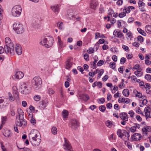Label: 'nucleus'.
Here are the masks:
<instances>
[{"mask_svg": "<svg viewBox=\"0 0 151 151\" xmlns=\"http://www.w3.org/2000/svg\"><path fill=\"white\" fill-rule=\"evenodd\" d=\"M104 62L102 60H100L98 62L97 65L98 66H100L104 64Z\"/></svg>", "mask_w": 151, "mask_h": 151, "instance_id": "37998d69", "label": "nucleus"}, {"mask_svg": "<svg viewBox=\"0 0 151 151\" xmlns=\"http://www.w3.org/2000/svg\"><path fill=\"white\" fill-rule=\"evenodd\" d=\"M22 120L20 118V115L18 117V119L16 122V126H18L19 127H21L22 125Z\"/></svg>", "mask_w": 151, "mask_h": 151, "instance_id": "4be33fe9", "label": "nucleus"}, {"mask_svg": "<svg viewBox=\"0 0 151 151\" xmlns=\"http://www.w3.org/2000/svg\"><path fill=\"white\" fill-rule=\"evenodd\" d=\"M54 42L53 39L51 36H49L47 38H43L40 42V44H42L43 46L45 45V47H51L53 45Z\"/></svg>", "mask_w": 151, "mask_h": 151, "instance_id": "f257e3e1", "label": "nucleus"}, {"mask_svg": "<svg viewBox=\"0 0 151 151\" xmlns=\"http://www.w3.org/2000/svg\"><path fill=\"white\" fill-rule=\"evenodd\" d=\"M10 132V130H8V131L6 132L5 133L3 134L4 136L5 137H9L12 136V133H9Z\"/></svg>", "mask_w": 151, "mask_h": 151, "instance_id": "cd10ccee", "label": "nucleus"}, {"mask_svg": "<svg viewBox=\"0 0 151 151\" xmlns=\"http://www.w3.org/2000/svg\"><path fill=\"white\" fill-rule=\"evenodd\" d=\"M13 27L14 30L18 34H21L24 32V29L21 24L15 23L13 24Z\"/></svg>", "mask_w": 151, "mask_h": 151, "instance_id": "7ed1b4c3", "label": "nucleus"}, {"mask_svg": "<svg viewBox=\"0 0 151 151\" xmlns=\"http://www.w3.org/2000/svg\"><path fill=\"white\" fill-rule=\"evenodd\" d=\"M51 132L52 134L54 135L57 134V129L56 127H53L51 129Z\"/></svg>", "mask_w": 151, "mask_h": 151, "instance_id": "2f4dec72", "label": "nucleus"}, {"mask_svg": "<svg viewBox=\"0 0 151 151\" xmlns=\"http://www.w3.org/2000/svg\"><path fill=\"white\" fill-rule=\"evenodd\" d=\"M116 133L118 136L121 138L124 136H125V137H127L126 134H127V140H129V138L130 137V135L129 134L130 133L129 131L127 132L125 130L118 129Z\"/></svg>", "mask_w": 151, "mask_h": 151, "instance_id": "423d86ee", "label": "nucleus"}, {"mask_svg": "<svg viewBox=\"0 0 151 151\" xmlns=\"http://www.w3.org/2000/svg\"><path fill=\"white\" fill-rule=\"evenodd\" d=\"M41 141V139H37V141H35V142H31V143L33 146H37L39 145Z\"/></svg>", "mask_w": 151, "mask_h": 151, "instance_id": "5701e85b", "label": "nucleus"}, {"mask_svg": "<svg viewBox=\"0 0 151 151\" xmlns=\"http://www.w3.org/2000/svg\"><path fill=\"white\" fill-rule=\"evenodd\" d=\"M93 59L94 60V62H93L94 63H93V67H92V68L94 69H96V63L98 60V58L97 56L96 55L93 57Z\"/></svg>", "mask_w": 151, "mask_h": 151, "instance_id": "393cba45", "label": "nucleus"}, {"mask_svg": "<svg viewBox=\"0 0 151 151\" xmlns=\"http://www.w3.org/2000/svg\"><path fill=\"white\" fill-rule=\"evenodd\" d=\"M80 97L82 99L86 101L90 99L89 96L86 94H82L80 96Z\"/></svg>", "mask_w": 151, "mask_h": 151, "instance_id": "a211bd4d", "label": "nucleus"}, {"mask_svg": "<svg viewBox=\"0 0 151 151\" xmlns=\"http://www.w3.org/2000/svg\"><path fill=\"white\" fill-rule=\"evenodd\" d=\"M126 59L125 58H122L120 60V64H122L126 62Z\"/></svg>", "mask_w": 151, "mask_h": 151, "instance_id": "79ce46f5", "label": "nucleus"}, {"mask_svg": "<svg viewBox=\"0 0 151 151\" xmlns=\"http://www.w3.org/2000/svg\"><path fill=\"white\" fill-rule=\"evenodd\" d=\"M34 132H32V131H31L29 134V138L30 137H32V141H30L31 143V142H35V141H37V138H35V137H34Z\"/></svg>", "mask_w": 151, "mask_h": 151, "instance_id": "6ab92c4d", "label": "nucleus"}, {"mask_svg": "<svg viewBox=\"0 0 151 151\" xmlns=\"http://www.w3.org/2000/svg\"><path fill=\"white\" fill-rule=\"evenodd\" d=\"M113 35L114 36H116L117 37L124 38L123 34L119 31H118V30H115L113 32Z\"/></svg>", "mask_w": 151, "mask_h": 151, "instance_id": "9b49d317", "label": "nucleus"}, {"mask_svg": "<svg viewBox=\"0 0 151 151\" xmlns=\"http://www.w3.org/2000/svg\"><path fill=\"white\" fill-rule=\"evenodd\" d=\"M67 17L69 18L70 19H73L74 18V16L72 14H67Z\"/></svg>", "mask_w": 151, "mask_h": 151, "instance_id": "58836bf2", "label": "nucleus"}, {"mask_svg": "<svg viewBox=\"0 0 151 151\" xmlns=\"http://www.w3.org/2000/svg\"><path fill=\"white\" fill-rule=\"evenodd\" d=\"M63 23L62 22H61L59 23H58V25L59 28L60 29H63Z\"/></svg>", "mask_w": 151, "mask_h": 151, "instance_id": "49530a36", "label": "nucleus"}, {"mask_svg": "<svg viewBox=\"0 0 151 151\" xmlns=\"http://www.w3.org/2000/svg\"><path fill=\"white\" fill-rule=\"evenodd\" d=\"M59 4H55L53 6H50L51 9L55 14H58L59 11Z\"/></svg>", "mask_w": 151, "mask_h": 151, "instance_id": "9d476101", "label": "nucleus"}, {"mask_svg": "<svg viewBox=\"0 0 151 151\" xmlns=\"http://www.w3.org/2000/svg\"><path fill=\"white\" fill-rule=\"evenodd\" d=\"M134 128H135V127H134L133 126L132 127L129 128V130L133 133L134 132L136 131V129Z\"/></svg>", "mask_w": 151, "mask_h": 151, "instance_id": "052dcab7", "label": "nucleus"}, {"mask_svg": "<svg viewBox=\"0 0 151 151\" xmlns=\"http://www.w3.org/2000/svg\"><path fill=\"white\" fill-rule=\"evenodd\" d=\"M32 87L35 89L39 88L42 83L41 79L39 76L35 77L32 80Z\"/></svg>", "mask_w": 151, "mask_h": 151, "instance_id": "f03ea898", "label": "nucleus"}, {"mask_svg": "<svg viewBox=\"0 0 151 151\" xmlns=\"http://www.w3.org/2000/svg\"><path fill=\"white\" fill-rule=\"evenodd\" d=\"M145 78L148 81H151V75L149 74H146L145 76Z\"/></svg>", "mask_w": 151, "mask_h": 151, "instance_id": "473e14b6", "label": "nucleus"}, {"mask_svg": "<svg viewBox=\"0 0 151 151\" xmlns=\"http://www.w3.org/2000/svg\"><path fill=\"white\" fill-rule=\"evenodd\" d=\"M40 23V20L38 19H37L32 22V25L34 28H38Z\"/></svg>", "mask_w": 151, "mask_h": 151, "instance_id": "f3484780", "label": "nucleus"}, {"mask_svg": "<svg viewBox=\"0 0 151 151\" xmlns=\"http://www.w3.org/2000/svg\"><path fill=\"white\" fill-rule=\"evenodd\" d=\"M69 125L72 129L76 130L80 126V123L78 120L74 119L70 120Z\"/></svg>", "mask_w": 151, "mask_h": 151, "instance_id": "39448f33", "label": "nucleus"}, {"mask_svg": "<svg viewBox=\"0 0 151 151\" xmlns=\"http://www.w3.org/2000/svg\"><path fill=\"white\" fill-rule=\"evenodd\" d=\"M71 58L68 59L66 62V68L69 69L72 66V62L71 61Z\"/></svg>", "mask_w": 151, "mask_h": 151, "instance_id": "dca6fc26", "label": "nucleus"}, {"mask_svg": "<svg viewBox=\"0 0 151 151\" xmlns=\"http://www.w3.org/2000/svg\"><path fill=\"white\" fill-rule=\"evenodd\" d=\"M109 78L108 76L107 75H106L105 76L102 78V80L104 81H106Z\"/></svg>", "mask_w": 151, "mask_h": 151, "instance_id": "338daca9", "label": "nucleus"}, {"mask_svg": "<svg viewBox=\"0 0 151 151\" xmlns=\"http://www.w3.org/2000/svg\"><path fill=\"white\" fill-rule=\"evenodd\" d=\"M114 13V11L112 9H109L108 10V14L109 15H111Z\"/></svg>", "mask_w": 151, "mask_h": 151, "instance_id": "5fc2aeb1", "label": "nucleus"}, {"mask_svg": "<svg viewBox=\"0 0 151 151\" xmlns=\"http://www.w3.org/2000/svg\"><path fill=\"white\" fill-rule=\"evenodd\" d=\"M136 118L137 120L139 122H141L142 121V118L139 115H137L136 117Z\"/></svg>", "mask_w": 151, "mask_h": 151, "instance_id": "0e129e2a", "label": "nucleus"}, {"mask_svg": "<svg viewBox=\"0 0 151 151\" xmlns=\"http://www.w3.org/2000/svg\"><path fill=\"white\" fill-rule=\"evenodd\" d=\"M136 39L137 41H139L140 42H142L144 41V38L142 37L140 35L138 36L137 38H134V40Z\"/></svg>", "mask_w": 151, "mask_h": 151, "instance_id": "7c9ffc66", "label": "nucleus"}, {"mask_svg": "<svg viewBox=\"0 0 151 151\" xmlns=\"http://www.w3.org/2000/svg\"><path fill=\"white\" fill-rule=\"evenodd\" d=\"M19 90L21 92L24 94L29 93L30 92V89H29L25 85H22L19 88Z\"/></svg>", "mask_w": 151, "mask_h": 151, "instance_id": "0eeeda50", "label": "nucleus"}, {"mask_svg": "<svg viewBox=\"0 0 151 151\" xmlns=\"http://www.w3.org/2000/svg\"><path fill=\"white\" fill-rule=\"evenodd\" d=\"M122 94L125 97H128L129 94V91L127 89H124L122 91Z\"/></svg>", "mask_w": 151, "mask_h": 151, "instance_id": "b1692460", "label": "nucleus"}, {"mask_svg": "<svg viewBox=\"0 0 151 151\" xmlns=\"http://www.w3.org/2000/svg\"><path fill=\"white\" fill-rule=\"evenodd\" d=\"M100 73L98 74L97 79L100 78L101 76L103 74L104 72V70L103 69H101Z\"/></svg>", "mask_w": 151, "mask_h": 151, "instance_id": "c9c22d12", "label": "nucleus"}, {"mask_svg": "<svg viewBox=\"0 0 151 151\" xmlns=\"http://www.w3.org/2000/svg\"><path fill=\"white\" fill-rule=\"evenodd\" d=\"M48 101L47 100H43L40 102V105L41 107L44 109L48 104Z\"/></svg>", "mask_w": 151, "mask_h": 151, "instance_id": "ddd939ff", "label": "nucleus"}, {"mask_svg": "<svg viewBox=\"0 0 151 151\" xmlns=\"http://www.w3.org/2000/svg\"><path fill=\"white\" fill-rule=\"evenodd\" d=\"M84 59L86 61H88L89 60V55L86 53L84 55Z\"/></svg>", "mask_w": 151, "mask_h": 151, "instance_id": "09e8293b", "label": "nucleus"}, {"mask_svg": "<svg viewBox=\"0 0 151 151\" xmlns=\"http://www.w3.org/2000/svg\"><path fill=\"white\" fill-rule=\"evenodd\" d=\"M146 72L147 73H151V68L148 67L146 70Z\"/></svg>", "mask_w": 151, "mask_h": 151, "instance_id": "774afa93", "label": "nucleus"}, {"mask_svg": "<svg viewBox=\"0 0 151 151\" xmlns=\"http://www.w3.org/2000/svg\"><path fill=\"white\" fill-rule=\"evenodd\" d=\"M109 67L111 68L114 69L116 67V63L113 62H111L109 64Z\"/></svg>", "mask_w": 151, "mask_h": 151, "instance_id": "72a5a7b5", "label": "nucleus"}, {"mask_svg": "<svg viewBox=\"0 0 151 151\" xmlns=\"http://www.w3.org/2000/svg\"><path fill=\"white\" fill-rule=\"evenodd\" d=\"M18 111L19 114V115H20V117L21 116V118H20L22 120L24 119V112L20 108H19L18 109Z\"/></svg>", "mask_w": 151, "mask_h": 151, "instance_id": "412c9836", "label": "nucleus"}, {"mask_svg": "<svg viewBox=\"0 0 151 151\" xmlns=\"http://www.w3.org/2000/svg\"><path fill=\"white\" fill-rule=\"evenodd\" d=\"M127 35L130 38H132V34L130 31L127 34Z\"/></svg>", "mask_w": 151, "mask_h": 151, "instance_id": "69168bd1", "label": "nucleus"}, {"mask_svg": "<svg viewBox=\"0 0 151 151\" xmlns=\"http://www.w3.org/2000/svg\"><path fill=\"white\" fill-rule=\"evenodd\" d=\"M128 114H130V116L132 118L133 116L134 115V112L132 110H130L128 112Z\"/></svg>", "mask_w": 151, "mask_h": 151, "instance_id": "3c124183", "label": "nucleus"}, {"mask_svg": "<svg viewBox=\"0 0 151 151\" xmlns=\"http://www.w3.org/2000/svg\"><path fill=\"white\" fill-rule=\"evenodd\" d=\"M142 136L141 134L138 133H135L133 134L131 137L132 141H137L138 140L140 141L141 138Z\"/></svg>", "mask_w": 151, "mask_h": 151, "instance_id": "6e6552de", "label": "nucleus"}, {"mask_svg": "<svg viewBox=\"0 0 151 151\" xmlns=\"http://www.w3.org/2000/svg\"><path fill=\"white\" fill-rule=\"evenodd\" d=\"M106 106L107 108L110 109L112 108V104L111 103H109L106 104Z\"/></svg>", "mask_w": 151, "mask_h": 151, "instance_id": "603ef678", "label": "nucleus"}, {"mask_svg": "<svg viewBox=\"0 0 151 151\" xmlns=\"http://www.w3.org/2000/svg\"><path fill=\"white\" fill-rule=\"evenodd\" d=\"M18 149H23V150L24 151H32L31 150L28 148H25V147H24V148H20L18 146H17Z\"/></svg>", "mask_w": 151, "mask_h": 151, "instance_id": "13d9d810", "label": "nucleus"}, {"mask_svg": "<svg viewBox=\"0 0 151 151\" xmlns=\"http://www.w3.org/2000/svg\"><path fill=\"white\" fill-rule=\"evenodd\" d=\"M4 100L0 98V108H2L3 107V103Z\"/></svg>", "mask_w": 151, "mask_h": 151, "instance_id": "de8ad7c7", "label": "nucleus"}, {"mask_svg": "<svg viewBox=\"0 0 151 151\" xmlns=\"http://www.w3.org/2000/svg\"><path fill=\"white\" fill-rule=\"evenodd\" d=\"M58 42L59 44L60 45V47H62V42L61 40V39L60 38V37L58 36Z\"/></svg>", "mask_w": 151, "mask_h": 151, "instance_id": "6e6d98bb", "label": "nucleus"}, {"mask_svg": "<svg viewBox=\"0 0 151 151\" xmlns=\"http://www.w3.org/2000/svg\"><path fill=\"white\" fill-rule=\"evenodd\" d=\"M34 99L36 101H39L40 99V97L39 95H36L34 96Z\"/></svg>", "mask_w": 151, "mask_h": 151, "instance_id": "ea45409f", "label": "nucleus"}, {"mask_svg": "<svg viewBox=\"0 0 151 151\" xmlns=\"http://www.w3.org/2000/svg\"><path fill=\"white\" fill-rule=\"evenodd\" d=\"M15 76L16 78L19 79L23 77L24 74L22 72L19 71L16 73Z\"/></svg>", "mask_w": 151, "mask_h": 151, "instance_id": "4468645a", "label": "nucleus"}, {"mask_svg": "<svg viewBox=\"0 0 151 151\" xmlns=\"http://www.w3.org/2000/svg\"><path fill=\"white\" fill-rule=\"evenodd\" d=\"M123 2V0H118L116 2V4L119 6L121 5Z\"/></svg>", "mask_w": 151, "mask_h": 151, "instance_id": "680f3d73", "label": "nucleus"}, {"mask_svg": "<svg viewBox=\"0 0 151 151\" xmlns=\"http://www.w3.org/2000/svg\"><path fill=\"white\" fill-rule=\"evenodd\" d=\"M11 48H0V54L3 53L4 51L6 53L9 52V49Z\"/></svg>", "mask_w": 151, "mask_h": 151, "instance_id": "aec40b11", "label": "nucleus"}, {"mask_svg": "<svg viewBox=\"0 0 151 151\" xmlns=\"http://www.w3.org/2000/svg\"><path fill=\"white\" fill-rule=\"evenodd\" d=\"M99 109L100 111L104 112L106 110V108L105 106L101 105L99 107Z\"/></svg>", "mask_w": 151, "mask_h": 151, "instance_id": "f704fd0d", "label": "nucleus"}, {"mask_svg": "<svg viewBox=\"0 0 151 151\" xmlns=\"http://www.w3.org/2000/svg\"><path fill=\"white\" fill-rule=\"evenodd\" d=\"M22 10V8L20 6H15L12 10V15L14 17H18L21 14Z\"/></svg>", "mask_w": 151, "mask_h": 151, "instance_id": "20e7f679", "label": "nucleus"}, {"mask_svg": "<svg viewBox=\"0 0 151 151\" xmlns=\"http://www.w3.org/2000/svg\"><path fill=\"white\" fill-rule=\"evenodd\" d=\"M126 15V14L125 12H121L119 14L118 16L120 18H122L125 16Z\"/></svg>", "mask_w": 151, "mask_h": 151, "instance_id": "4c0bfd02", "label": "nucleus"}, {"mask_svg": "<svg viewBox=\"0 0 151 151\" xmlns=\"http://www.w3.org/2000/svg\"><path fill=\"white\" fill-rule=\"evenodd\" d=\"M137 30L139 33L141 34L142 35L144 36H145L146 35V33L145 32L144 30L140 28H137Z\"/></svg>", "mask_w": 151, "mask_h": 151, "instance_id": "c756f323", "label": "nucleus"}, {"mask_svg": "<svg viewBox=\"0 0 151 151\" xmlns=\"http://www.w3.org/2000/svg\"><path fill=\"white\" fill-rule=\"evenodd\" d=\"M7 118L6 116H3L1 117V123L2 124H4L6 121L7 120Z\"/></svg>", "mask_w": 151, "mask_h": 151, "instance_id": "e433bc0d", "label": "nucleus"}, {"mask_svg": "<svg viewBox=\"0 0 151 151\" xmlns=\"http://www.w3.org/2000/svg\"><path fill=\"white\" fill-rule=\"evenodd\" d=\"M77 69L79 70L80 72H81V73L82 74H83L84 73L83 71V68L81 67V66H78L77 67Z\"/></svg>", "mask_w": 151, "mask_h": 151, "instance_id": "a18cd8bd", "label": "nucleus"}, {"mask_svg": "<svg viewBox=\"0 0 151 151\" xmlns=\"http://www.w3.org/2000/svg\"><path fill=\"white\" fill-rule=\"evenodd\" d=\"M8 94L9 96V100L12 101H14V98L13 97L11 93H9Z\"/></svg>", "mask_w": 151, "mask_h": 151, "instance_id": "a19ab883", "label": "nucleus"}, {"mask_svg": "<svg viewBox=\"0 0 151 151\" xmlns=\"http://www.w3.org/2000/svg\"><path fill=\"white\" fill-rule=\"evenodd\" d=\"M113 122L109 120H107L105 123L106 125L109 128H111L112 125H113Z\"/></svg>", "mask_w": 151, "mask_h": 151, "instance_id": "bb28decb", "label": "nucleus"}, {"mask_svg": "<svg viewBox=\"0 0 151 151\" xmlns=\"http://www.w3.org/2000/svg\"><path fill=\"white\" fill-rule=\"evenodd\" d=\"M112 59L115 62H116L117 60V56L115 55H113L112 57Z\"/></svg>", "mask_w": 151, "mask_h": 151, "instance_id": "bf43d9fd", "label": "nucleus"}, {"mask_svg": "<svg viewBox=\"0 0 151 151\" xmlns=\"http://www.w3.org/2000/svg\"><path fill=\"white\" fill-rule=\"evenodd\" d=\"M98 5V2L94 1H92L90 3L91 8L94 10H96V8Z\"/></svg>", "mask_w": 151, "mask_h": 151, "instance_id": "2eb2a0df", "label": "nucleus"}, {"mask_svg": "<svg viewBox=\"0 0 151 151\" xmlns=\"http://www.w3.org/2000/svg\"><path fill=\"white\" fill-rule=\"evenodd\" d=\"M145 29H147V30L149 32H151V25H147L145 26Z\"/></svg>", "mask_w": 151, "mask_h": 151, "instance_id": "c03bdc74", "label": "nucleus"}, {"mask_svg": "<svg viewBox=\"0 0 151 151\" xmlns=\"http://www.w3.org/2000/svg\"><path fill=\"white\" fill-rule=\"evenodd\" d=\"M134 18L133 17H130L129 18L128 20V23H131L134 20Z\"/></svg>", "mask_w": 151, "mask_h": 151, "instance_id": "e2e57ef3", "label": "nucleus"}, {"mask_svg": "<svg viewBox=\"0 0 151 151\" xmlns=\"http://www.w3.org/2000/svg\"><path fill=\"white\" fill-rule=\"evenodd\" d=\"M99 101L101 103L100 104H103L105 101V99L104 98H102L100 99H98L97 101Z\"/></svg>", "mask_w": 151, "mask_h": 151, "instance_id": "8fccbe9b", "label": "nucleus"}, {"mask_svg": "<svg viewBox=\"0 0 151 151\" xmlns=\"http://www.w3.org/2000/svg\"><path fill=\"white\" fill-rule=\"evenodd\" d=\"M123 66H121L118 69V70L119 72L121 73H123Z\"/></svg>", "mask_w": 151, "mask_h": 151, "instance_id": "864d4df0", "label": "nucleus"}, {"mask_svg": "<svg viewBox=\"0 0 151 151\" xmlns=\"http://www.w3.org/2000/svg\"><path fill=\"white\" fill-rule=\"evenodd\" d=\"M120 117L122 120L128 121V115L127 113L125 112L120 113Z\"/></svg>", "mask_w": 151, "mask_h": 151, "instance_id": "f8f14e48", "label": "nucleus"}, {"mask_svg": "<svg viewBox=\"0 0 151 151\" xmlns=\"http://www.w3.org/2000/svg\"><path fill=\"white\" fill-rule=\"evenodd\" d=\"M62 114L63 117L64 118H66L68 117V111L65 110H63L62 112Z\"/></svg>", "mask_w": 151, "mask_h": 151, "instance_id": "a878e982", "label": "nucleus"}, {"mask_svg": "<svg viewBox=\"0 0 151 151\" xmlns=\"http://www.w3.org/2000/svg\"><path fill=\"white\" fill-rule=\"evenodd\" d=\"M5 43L6 47H14V45L9 37H7L5 38Z\"/></svg>", "mask_w": 151, "mask_h": 151, "instance_id": "1a4fd4ad", "label": "nucleus"}, {"mask_svg": "<svg viewBox=\"0 0 151 151\" xmlns=\"http://www.w3.org/2000/svg\"><path fill=\"white\" fill-rule=\"evenodd\" d=\"M125 10L126 11L125 12V13L126 14L127 13H129L130 12V9L129 8V6L127 8H125L123 10V11L124 10Z\"/></svg>", "mask_w": 151, "mask_h": 151, "instance_id": "4d7b16f0", "label": "nucleus"}, {"mask_svg": "<svg viewBox=\"0 0 151 151\" xmlns=\"http://www.w3.org/2000/svg\"><path fill=\"white\" fill-rule=\"evenodd\" d=\"M16 53L18 55H21L22 53V48H15Z\"/></svg>", "mask_w": 151, "mask_h": 151, "instance_id": "c85d7f7f", "label": "nucleus"}]
</instances>
